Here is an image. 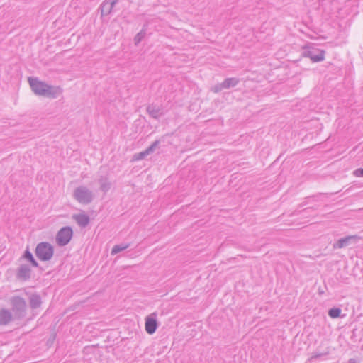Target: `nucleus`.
Wrapping results in <instances>:
<instances>
[{"label":"nucleus","instance_id":"obj_1","mask_svg":"<svg viewBox=\"0 0 363 363\" xmlns=\"http://www.w3.org/2000/svg\"><path fill=\"white\" fill-rule=\"evenodd\" d=\"M11 309L13 315L16 320H21L27 315L28 306L25 298L20 296H13L9 299Z\"/></svg>","mask_w":363,"mask_h":363},{"label":"nucleus","instance_id":"obj_2","mask_svg":"<svg viewBox=\"0 0 363 363\" xmlns=\"http://www.w3.org/2000/svg\"><path fill=\"white\" fill-rule=\"evenodd\" d=\"M35 253L40 261L47 262L50 260L53 257L54 247L48 242H41L37 245Z\"/></svg>","mask_w":363,"mask_h":363},{"label":"nucleus","instance_id":"obj_3","mask_svg":"<svg viewBox=\"0 0 363 363\" xmlns=\"http://www.w3.org/2000/svg\"><path fill=\"white\" fill-rule=\"evenodd\" d=\"M73 197L80 203L87 205L94 199V194L85 186L77 187L73 193Z\"/></svg>","mask_w":363,"mask_h":363},{"label":"nucleus","instance_id":"obj_4","mask_svg":"<svg viewBox=\"0 0 363 363\" xmlns=\"http://www.w3.org/2000/svg\"><path fill=\"white\" fill-rule=\"evenodd\" d=\"M73 235L72 228L69 226L62 228L56 235V242L60 246L67 245L71 240Z\"/></svg>","mask_w":363,"mask_h":363},{"label":"nucleus","instance_id":"obj_5","mask_svg":"<svg viewBox=\"0 0 363 363\" xmlns=\"http://www.w3.org/2000/svg\"><path fill=\"white\" fill-rule=\"evenodd\" d=\"M157 315L156 313H152L145 319V331L150 335L154 334L159 326Z\"/></svg>","mask_w":363,"mask_h":363},{"label":"nucleus","instance_id":"obj_6","mask_svg":"<svg viewBox=\"0 0 363 363\" xmlns=\"http://www.w3.org/2000/svg\"><path fill=\"white\" fill-rule=\"evenodd\" d=\"M28 81L35 94L41 96L47 83L39 80L37 77H29Z\"/></svg>","mask_w":363,"mask_h":363},{"label":"nucleus","instance_id":"obj_7","mask_svg":"<svg viewBox=\"0 0 363 363\" xmlns=\"http://www.w3.org/2000/svg\"><path fill=\"white\" fill-rule=\"evenodd\" d=\"M325 52L323 50L313 48L312 50H305L303 56L310 58L314 62H321L325 59Z\"/></svg>","mask_w":363,"mask_h":363},{"label":"nucleus","instance_id":"obj_8","mask_svg":"<svg viewBox=\"0 0 363 363\" xmlns=\"http://www.w3.org/2000/svg\"><path fill=\"white\" fill-rule=\"evenodd\" d=\"M360 239L361 237L357 235H348L339 239L336 242L333 244V247L334 249L343 248L350 245L351 243L357 242Z\"/></svg>","mask_w":363,"mask_h":363},{"label":"nucleus","instance_id":"obj_9","mask_svg":"<svg viewBox=\"0 0 363 363\" xmlns=\"http://www.w3.org/2000/svg\"><path fill=\"white\" fill-rule=\"evenodd\" d=\"M62 94V89L60 86H55L46 84L45 88L41 96L49 99H56Z\"/></svg>","mask_w":363,"mask_h":363},{"label":"nucleus","instance_id":"obj_10","mask_svg":"<svg viewBox=\"0 0 363 363\" xmlns=\"http://www.w3.org/2000/svg\"><path fill=\"white\" fill-rule=\"evenodd\" d=\"M16 318L8 308L0 309V325H7L13 321H16Z\"/></svg>","mask_w":363,"mask_h":363},{"label":"nucleus","instance_id":"obj_11","mask_svg":"<svg viewBox=\"0 0 363 363\" xmlns=\"http://www.w3.org/2000/svg\"><path fill=\"white\" fill-rule=\"evenodd\" d=\"M16 277L22 281H27L31 277V269L27 264H21L16 272Z\"/></svg>","mask_w":363,"mask_h":363},{"label":"nucleus","instance_id":"obj_12","mask_svg":"<svg viewBox=\"0 0 363 363\" xmlns=\"http://www.w3.org/2000/svg\"><path fill=\"white\" fill-rule=\"evenodd\" d=\"M146 111L150 116L155 119H158L164 115L163 107L154 104L147 105Z\"/></svg>","mask_w":363,"mask_h":363},{"label":"nucleus","instance_id":"obj_13","mask_svg":"<svg viewBox=\"0 0 363 363\" xmlns=\"http://www.w3.org/2000/svg\"><path fill=\"white\" fill-rule=\"evenodd\" d=\"M29 306L32 310L39 308L42 303V298L38 293L30 294L28 296Z\"/></svg>","mask_w":363,"mask_h":363},{"label":"nucleus","instance_id":"obj_14","mask_svg":"<svg viewBox=\"0 0 363 363\" xmlns=\"http://www.w3.org/2000/svg\"><path fill=\"white\" fill-rule=\"evenodd\" d=\"M72 218L81 228H85L90 222V218L85 213L74 214Z\"/></svg>","mask_w":363,"mask_h":363},{"label":"nucleus","instance_id":"obj_15","mask_svg":"<svg viewBox=\"0 0 363 363\" xmlns=\"http://www.w3.org/2000/svg\"><path fill=\"white\" fill-rule=\"evenodd\" d=\"M98 182L100 185V190L104 193H106L111 187V183L109 181L108 175H101L98 179Z\"/></svg>","mask_w":363,"mask_h":363},{"label":"nucleus","instance_id":"obj_16","mask_svg":"<svg viewBox=\"0 0 363 363\" xmlns=\"http://www.w3.org/2000/svg\"><path fill=\"white\" fill-rule=\"evenodd\" d=\"M21 258L26 259L28 262L30 263L31 266L34 267H39L38 262L35 259L33 254L30 252L28 247H27V249L25 250Z\"/></svg>","mask_w":363,"mask_h":363},{"label":"nucleus","instance_id":"obj_17","mask_svg":"<svg viewBox=\"0 0 363 363\" xmlns=\"http://www.w3.org/2000/svg\"><path fill=\"white\" fill-rule=\"evenodd\" d=\"M239 82L240 79L236 77L226 78L223 82V87H225V89H228L236 86L239 84Z\"/></svg>","mask_w":363,"mask_h":363},{"label":"nucleus","instance_id":"obj_18","mask_svg":"<svg viewBox=\"0 0 363 363\" xmlns=\"http://www.w3.org/2000/svg\"><path fill=\"white\" fill-rule=\"evenodd\" d=\"M99 9H101V16L109 15L112 9L109 6V2L108 1H104L100 6Z\"/></svg>","mask_w":363,"mask_h":363},{"label":"nucleus","instance_id":"obj_19","mask_svg":"<svg viewBox=\"0 0 363 363\" xmlns=\"http://www.w3.org/2000/svg\"><path fill=\"white\" fill-rule=\"evenodd\" d=\"M130 246V244H120V245H116L115 246H113V247L112 248L111 250V255H116L118 254V252L127 249L128 247H129Z\"/></svg>","mask_w":363,"mask_h":363},{"label":"nucleus","instance_id":"obj_20","mask_svg":"<svg viewBox=\"0 0 363 363\" xmlns=\"http://www.w3.org/2000/svg\"><path fill=\"white\" fill-rule=\"evenodd\" d=\"M342 310L340 308H332L328 311V315L332 318H337L340 316Z\"/></svg>","mask_w":363,"mask_h":363},{"label":"nucleus","instance_id":"obj_21","mask_svg":"<svg viewBox=\"0 0 363 363\" xmlns=\"http://www.w3.org/2000/svg\"><path fill=\"white\" fill-rule=\"evenodd\" d=\"M146 35V30L145 29H142L134 38V44L138 45L145 38Z\"/></svg>","mask_w":363,"mask_h":363},{"label":"nucleus","instance_id":"obj_22","mask_svg":"<svg viewBox=\"0 0 363 363\" xmlns=\"http://www.w3.org/2000/svg\"><path fill=\"white\" fill-rule=\"evenodd\" d=\"M160 143V141L157 140L155 142H153L150 147L145 150L147 155L152 153L155 151V150L159 146Z\"/></svg>","mask_w":363,"mask_h":363},{"label":"nucleus","instance_id":"obj_23","mask_svg":"<svg viewBox=\"0 0 363 363\" xmlns=\"http://www.w3.org/2000/svg\"><path fill=\"white\" fill-rule=\"evenodd\" d=\"M223 82L218 83V84L214 85L213 86H212L211 88V90L214 93H219L222 90L225 89V87H223Z\"/></svg>","mask_w":363,"mask_h":363},{"label":"nucleus","instance_id":"obj_24","mask_svg":"<svg viewBox=\"0 0 363 363\" xmlns=\"http://www.w3.org/2000/svg\"><path fill=\"white\" fill-rule=\"evenodd\" d=\"M147 156V154L145 152V150H144L138 154H135L133 156V159L135 160H140L144 159Z\"/></svg>","mask_w":363,"mask_h":363},{"label":"nucleus","instance_id":"obj_25","mask_svg":"<svg viewBox=\"0 0 363 363\" xmlns=\"http://www.w3.org/2000/svg\"><path fill=\"white\" fill-rule=\"evenodd\" d=\"M354 175L356 177H363V168L357 169L354 172Z\"/></svg>","mask_w":363,"mask_h":363},{"label":"nucleus","instance_id":"obj_26","mask_svg":"<svg viewBox=\"0 0 363 363\" xmlns=\"http://www.w3.org/2000/svg\"><path fill=\"white\" fill-rule=\"evenodd\" d=\"M327 353L325 354H323V353H315L313 354L311 358H310V360H312V359H318V358H320L322 356H323L324 354H326Z\"/></svg>","mask_w":363,"mask_h":363},{"label":"nucleus","instance_id":"obj_27","mask_svg":"<svg viewBox=\"0 0 363 363\" xmlns=\"http://www.w3.org/2000/svg\"><path fill=\"white\" fill-rule=\"evenodd\" d=\"M118 0H113L111 2H109V6L111 9L113 10L114 6L117 4Z\"/></svg>","mask_w":363,"mask_h":363},{"label":"nucleus","instance_id":"obj_28","mask_svg":"<svg viewBox=\"0 0 363 363\" xmlns=\"http://www.w3.org/2000/svg\"><path fill=\"white\" fill-rule=\"evenodd\" d=\"M308 209H310V208H307L303 210V212H306Z\"/></svg>","mask_w":363,"mask_h":363}]
</instances>
